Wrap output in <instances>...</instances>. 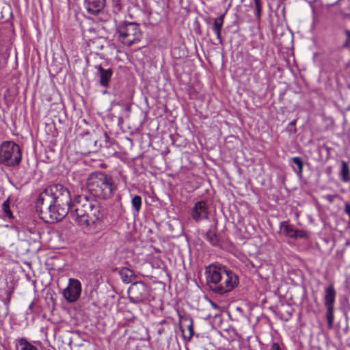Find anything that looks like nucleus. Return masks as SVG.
I'll return each mask as SVG.
<instances>
[{
    "instance_id": "4be33fe9",
    "label": "nucleus",
    "mask_w": 350,
    "mask_h": 350,
    "mask_svg": "<svg viewBox=\"0 0 350 350\" xmlns=\"http://www.w3.org/2000/svg\"><path fill=\"white\" fill-rule=\"evenodd\" d=\"M111 8L112 12L114 14H118L122 9V3L121 0H112Z\"/></svg>"
},
{
    "instance_id": "c9c22d12",
    "label": "nucleus",
    "mask_w": 350,
    "mask_h": 350,
    "mask_svg": "<svg viewBox=\"0 0 350 350\" xmlns=\"http://www.w3.org/2000/svg\"><path fill=\"white\" fill-rule=\"evenodd\" d=\"M250 263H251V265H252L253 267H255L254 264H253L252 262H250Z\"/></svg>"
},
{
    "instance_id": "9d476101",
    "label": "nucleus",
    "mask_w": 350,
    "mask_h": 350,
    "mask_svg": "<svg viewBox=\"0 0 350 350\" xmlns=\"http://www.w3.org/2000/svg\"><path fill=\"white\" fill-rule=\"evenodd\" d=\"M191 217L196 222L208 219V208L206 202L204 200L196 202L191 211Z\"/></svg>"
},
{
    "instance_id": "6ab92c4d",
    "label": "nucleus",
    "mask_w": 350,
    "mask_h": 350,
    "mask_svg": "<svg viewBox=\"0 0 350 350\" xmlns=\"http://www.w3.org/2000/svg\"><path fill=\"white\" fill-rule=\"evenodd\" d=\"M2 211H3L5 215L12 219L14 218L12 211L10 210V198H8L6 200L3 202L1 206Z\"/></svg>"
},
{
    "instance_id": "c756f323",
    "label": "nucleus",
    "mask_w": 350,
    "mask_h": 350,
    "mask_svg": "<svg viewBox=\"0 0 350 350\" xmlns=\"http://www.w3.org/2000/svg\"><path fill=\"white\" fill-rule=\"evenodd\" d=\"M345 212L350 217V204L348 203L345 204Z\"/></svg>"
},
{
    "instance_id": "cd10ccee",
    "label": "nucleus",
    "mask_w": 350,
    "mask_h": 350,
    "mask_svg": "<svg viewBox=\"0 0 350 350\" xmlns=\"http://www.w3.org/2000/svg\"><path fill=\"white\" fill-rule=\"evenodd\" d=\"M270 350H283L277 342H273Z\"/></svg>"
},
{
    "instance_id": "393cba45",
    "label": "nucleus",
    "mask_w": 350,
    "mask_h": 350,
    "mask_svg": "<svg viewBox=\"0 0 350 350\" xmlns=\"http://www.w3.org/2000/svg\"><path fill=\"white\" fill-rule=\"evenodd\" d=\"M295 237H293V239H298V238L305 239L307 237L306 232L303 230H296L295 229Z\"/></svg>"
},
{
    "instance_id": "72a5a7b5",
    "label": "nucleus",
    "mask_w": 350,
    "mask_h": 350,
    "mask_svg": "<svg viewBox=\"0 0 350 350\" xmlns=\"http://www.w3.org/2000/svg\"><path fill=\"white\" fill-rule=\"evenodd\" d=\"M92 151H93V150L91 147H89L86 149V152H90Z\"/></svg>"
},
{
    "instance_id": "423d86ee",
    "label": "nucleus",
    "mask_w": 350,
    "mask_h": 350,
    "mask_svg": "<svg viewBox=\"0 0 350 350\" xmlns=\"http://www.w3.org/2000/svg\"><path fill=\"white\" fill-rule=\"evenodd\" d=\"M21 159V149L15 142L6 141L0 145V164L15 167L20 164Z\"/></svg>"
},
{
    "instance_id": "a878e982",
    "label": "nucleus",
    "mask_w": 350,
    "mask_h": 350,
    "mask_svg": "<svg viewBox=\"0 0 350 350\" xmlns=\"http://www.w3.org/2000/svg\"><path fill=\"white\" fill-rule=\"evenodd\" d=\"M188 329H189V336L187 338H186V336H184V338L187 341H189L191 339V338L193 336V334H194L193 324V321L192 320L191 321L190 324L188 325Z\"/></svg>"
},
{
    "instance_id": "dca6fc26",
    "label": "nucleus",
    "mask_w": 350,
    "mask_h": 350,
    "mask_svg": "<svg viewBox=\"0 0 350 350\" xmlns=\"http://www.w3.org/2000/svg\"><path fill=\"white\" fill-rule=\"evenodd\" d=\"M119 274L122 280L126 284L132 282L135 278L133 271L126 267L122 268L119 271Z\"/></svg>"
},
{
    "instance_id": "1a4fd4ad",
    "label": "nucleus",
    "mask_w": 350,
    "mask_h": 350,
    "mask_svg": "<svg viewBox=\"0 0 350 350\" xmlns=\"http://www.w3.org/2000/svg\"><path fill=\"white\" fill-rule=\"evenodd\" d=\"M81 293V284L77 279L70 278L67 287L63 291V296L69 303L78 300Z\"/></svg>"
},
{
    "instance_id": "aec40b11",
    "label": "nucleus",
    "mask_w": 350,
    "mask_h": 350,
    "mask_svg": "<svg viewBox=\"0 0 350 350\" xmlns=\"http://www.w3.org/2000/svg\"><path fill=\"white\" fill-rule=\"evenodd\" d=\"M131 204L135 212L138 213L142 207V197L138 195H135L132 198Z\"/></svg>"
},
{
    "instance_id": "9b49d317",
    "label": "nucleus",
    "mask_w": 350,
    "mask_h": 350,
    "mask_svg": "<svg viewBox=\"0 0 350 350\" xmlns=\"http://www.w3.org/2000/svg\"><path fill=\"white\" fill-rule=\"evenodd\" d=\"M98 70V76L99 77V83L103 88H108L109 82L113 75V70L111 68L105 69L101 65L95 66Z\"/></svg>"
},
{
    "instance_id": "5701e85b",
    "label": "nucleus",
    "mask_w": 350,
    "mask_h": 350,
    "mask_svg": "<svg viewBox=\"0 0 350 350\" xmlns=\"http://www.w3.org/2000/svg\"><path fill=\"white\" fill-rule=\"evenodd\" d=\"M255 5V15L256 16V19L258 21H260L261 14H262V6L261 2L260 0H254Z\"/></svg>"
},
{
    "instance_id": "b1692460",
    "label": "nucleus",
    "mask_w": 350,
    "mask_h": 350,
    "mask_svg": "<svg viewBox=\"0 0 350 350\" xmlns=\"http://www.w3.org/2000/svg\"><path fill=\"white\" fill-rule=\"evenodd\" d=\"M344 33L345 36V39L342 43V47L344 49H349L350 48V30L345 29Z\"/></svg>"
},
{
    "instance_id": "2eb2a0df",
    "label": "nucleus",
    "mask_w": 350,
    "mask_h": 350,
    "mask_svg": "<svg viewBox=\"0 0 350 350\" xmlns=\"http://www.w3.org/2000/svg\"><path fill=\"white\" fill-rule=\"evenodd\" d=\"M16 350H38V348L29 342L27 338H21L16 340Z\"/></svg>"
},
{
    "instance_id": "f03ea898",
    "label": "nucleus",
    "mask_w": 350,
    "mask_h": 350,
    "mask_svg": "<svg viewBox=\"0 0 350 350\" xmlns=\"http://www.w3.org/2000/svg\"><path fill=\"white\" fill-rule=\"evenodd\" d=\"M204 274L209 288L219 295L230 292L239 284L237 275L222 265L211 264L207 266Z\"/></svg>"
},
{
    "instance_id": "c85d7f7f",
    "label": "nucleus",
    "mask_w": 350,
    "mask_h": 350,
    "mask_svg": "<svg viewBox=\"0 0 350 350\" xmlns=\"http://www.w3.org/2000/svg\"><path fill=\"white\" fill-rule=\"evenodd\" d=\"M104 137L105 139L106 147H108L111 145L110 137L107 135V133H104Z\"/></svg>"
},
{
    "instance_id": "2f4dec72",
    "label": "nucleus",
    "mask_w": 350,
    "mask_h": 350,
    "mask_svg": "<svg viewBox=\"0 0 350 350\" xmlns=\"http://www.w3.org/2000/svg\"><path fill=\"white\" fill-rule=\"evenodd\" d=\"M295 124H296V120H295L291 121V122L289 123V124H288V125H289L290 126H295Z\"/></svg>"
},
{
    "instance_id": "a211bd4d",
    "label": "nucleus",
    "mask_w": 350,
    "mask_h": 350,
    "mask_svg": "<svg viewBox=\"0 0 350 350\" xmlns=\"http://www.w3.org/2000/svg\"><path fill=\"white\" fill-rule=\"evenodd\" d=\"M291 162L293 164L292 167L295 172L299 176L301 175L304 167L302 159L299 157H295L291 159Z\"/></svg>"
},
{
    "instance_id": "4468645a",
    "label": "nucleus",
    "mask_w": 350,
    "mask_h": 350,
    "mask_svg": "<svg viewBox=\"0 0 350 350\" xmlns=\"http://www.w3.org/2000/svg\"><path fill=\"white\" fill-rule=\"evenodd\" d=\"M225 14L220 15L219 17L213 19V26L211 27L213 31L215 33L217 38L220 44H223V38L221 37V29L224 25Z\"/></svg>"
},
{
    "instance_id": "39448f33",
    "label": "nucleus",
    "mask_w": 350,
    "mask_h": 350,
    "mask_svg": "<svg viewBox=\"0 0 350 350\" xmlns=\"http://www.w3.org/2000/svg\"><path fill=\"white\" fill-rule=\"evenodd\" d=\"M118 40L124 45L131 46L139 42L142 37V32L137 23L123 22L116 28Z\"/></svg>"
},
{
    "instance_id": "f8f14e48",
    "label": "nucleus",
    "mask_w": 350,
    "mask_h": 350,
    "mask_svg": "<svg viewBox=\"0 0 350 350\" xmlns=\"http://www.w3.org/2000/svg\"><path fill=\"white\" fill-rule=\"evenodd\" d=\"M206 240L213 247H221V239L217 234L216 226H211L205 233Z\"/></svg>"
},
{
    "instance_id": "ddd939ff",
    "label": "nucleus",
    "mask_w": 350,
    "mask_h": 350,
    "mask_svg": "<svg viewBox=\"0 0 350 350\" xmlns=\"http://www.w3.org/2000/svg\"><path fill=\"white\" fill-rule=\"evenodd\" d=\"M106 0H84V6L88 13L97 14L105 7Z\"/></svg>"
},
{
    "instance_id": "20e7f679",
    "label": "nucleus",
    "mask_w": 350,
    "mask_h": 350,
    "mask_svg": "<svg viewBox=\"0 0 350 350\" xmlns=\"http://www.w3.org/2000/svg\"><path fill=\"white\" fill-rule=\"evenodd\" d=\"M36 209L40 218L46 223L53 224L62 220L55 205H54L53 198L50 196L46 189L40 193L36 202Z\"/></svg>"
},
{
    "instance_id": "7c9ffc66",
    "label": "nucleus",
    "mask_w": 350,
    "mask_h": 350,
    "mask_svg": "<svg viewBox=\"0 0 350 350\" xmlns=\"http://www.w3.org/2000/svg\"><path fill=\"white\" fill-rule=\"evenodd\" d=\"M7 299H8V302H9L11 299V292H8L7 293Z\"/></svg>"
},
{
    "instance_id": "473e14b6",
    "label": "nucleus",
    "mask_w": 350,
    "mask_h": 350,
    "mask_svg": "<svg viewBox=\"0 0 350 350\" xmlns=\"http://www.w3.org/2000/svg\"><path fill=\"white\" fill-rule=\"evenodd\" d=\"M91 144H94V146H96L97 141L96 140H90Z\"/></svg>"
},
{
    "instance_id": "f704fd0d",
    "label": "nucleus",
    "mask_w": 350,
    "mask_h": 350,
    "mask_svg": "<svg viewBox=\"0 0 350 350\" xmlns=\"http://www.w3.org/2000/svg\"><path fill=\"white\" fill-rule=\"evenodd\" d=\"M33 303L32 302V303L29 305V308H32V306H33Z\"/></svg>"
},
{
    "instance_id": "412c9836",
    "label": "nucleus",
    "mask_w": 350,
    "mask_h": 350,
    "mask_svg": "<svg viewBox=\"0 0 350 350\" xmlns=\"http://www.w3.org/2000/svg\"><path fill=\"white\" fill-rule=\"evenodd\" d=\"M283 232L284 234L288 237L293 238L295 237V229L291 225H283Z\"/></svg>"
},
{
    "instance_id": "bb28decb",
    "label": "nucleus",
    "mask_w": 350,
    "mask_h": 350,
    "mask_svg": "<svg viewBox=\"0 0 350 350\" xmlns=\"http://www.w3.org/2000/svg\"><path fill=\"white\" fill-rule=\"evenodd\" d=\"M338 197V195H326L324 196V199L327 200L329 203H332L334 201V199Z\"/></svg>"
},
{
    "instance_id": "f257e3e1",
    "label": "nucleus",
    "mask_w": 350,
    "mask_h": 350,
    "mask_svg": "<svg viewBox=\"0 0 350 350\" xmlns=\"http://www.w3.org/2000/svg\"><path fill=\"white\" fill-rule=\"evenodd\" d=\"M46 189L62 219L68 215L79 226L89 227L103 218L99 203L87 195H78L72 202L70 191L63 185L54 184Z\"/></svg>"
},
{
    "instance_id": "7ed1b4c3",
    "label": "nucleus",
    "mask_w": 350,
    "mask_h": 350,
    "mask_svg": "<svg viewBox=\"0 0 350 350\" xmlns=\"http://www.w3.org/2000/svg\"><path fill=\"white\" fill-rule=\"evenodd\" d=\"M87 187L92 196L103 200L110 198L116 189L113 178L103 172L92 173L88 178Z\"/></svg>"
},
{
    "instance_id": "f3484780",
    "label": "nucleus",
    "mask_w": 350,
    "mask_h": 350,
    "mask_svg": "<svg viewBox=\"0 0 350 350\" xmlns=\"http://www.w3.org/2000/svg\"><path fill=\"white\" fill-rule=\"evenodd\" d=\"M340 176L342 182L347 183L350 181V170L347 163L345 161H341V168Z\"/></svg>"
},
{
    "instance_id": "0eeeda50",
    "label": "nucleus",
    "mask_w": 350,
    "mask_h": 350,
    "mask_svg": "<svg viewBox=\"0 0 350 350\" xmlns=\"http://www.w3.org/2000/svg\"><path fill=\"white\" fill-rule=\"evenodd\" d=\"M129 299L131 303L138 304L144 301L150 296L148 286L143 282H133L128 289Z\"/></svg>"
},
{
    "instance_id": "6e6552de",
    "label": "nucleus",
    "mask_w": 350,
    "mask_h": 350,
    "mask_svg": "<svg viewBox=\"0 0 350 350\" xmlns=\"http://www.w3.org/2000/svg\"><path fill=\"white\" fill-rule=\"evenodd\" d=\"M336 292L334 285L330 284L325 290L324 306L326 308V319L329 327H332L334 316V303L336 300Z\"/></svg>"
}]
</instances>
